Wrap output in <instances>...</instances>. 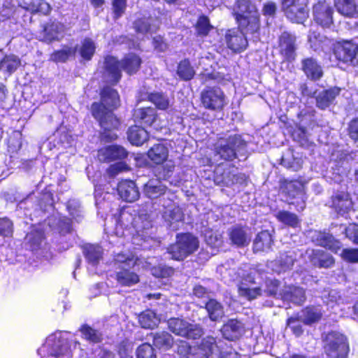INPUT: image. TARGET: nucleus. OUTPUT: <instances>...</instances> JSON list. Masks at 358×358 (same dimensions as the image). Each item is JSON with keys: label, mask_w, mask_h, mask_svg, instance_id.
<instances>
[{"label": "nucleus", "mask_w": 358, "mask_h": 358, "mask_svg": "<svg viewBox=\"0 0 358 358\" xmlns=\"http://www.w3.org/2000/svg\"><path fill=\"white\" fill-rule=\"evenodd\" d=\"M322 300L327 306L333 308L334 304H338L341 300V296L338 291L331 289L330 291H325L322 295Z\"/></svg>", "instance_id": "052dcab7"}, {"label": "nucleus", "mask_w": 358, "mask_h": 358, "mask_svg": "<svg viewBox=\"0 0 358 358\" xmlns=\"http://www.w3.org/2000/svg\"><path fill=\"white\" fill-rule=\"evenodd\" d=\"M306 255L313 265L319 268H329L334 264L333 257L320 249H309Z\"/></svg>", "instance_id": "6ab92c4d"}, {"label": "nucleus", "mask_w": 358, "mask_h": 358, "mask_svg": "<svg viewBox=\"0 0 358 358\" xmlns=\"http://www.w3.org/2000/svg\"><path fill=\"white\" fill-rule=\"evenodd\" d=\"M301 66L307 78L312 80H318L323 76L321 65L313 57L304 59L301 62Z\"/></svg>", "instance_id": "b1692460"}, {"label": "nucleus", "mask_w": 358, "mask_h": 358, "mask_svg": "<svg viewBox=\"0 0 358 358\" xmlns=\"http://www.w3.org/2000/svg\"><path fill=\"white\" fill-rule=\"evenodd\" d=\"M282 9L287 18L296 23L302 22L307 17L306 4L301 0H282Z\"/></svg>", "instance_id": "4468645a"}, {"label": "nucleus", "mask_w": 358, "mask_h": 358, "mask_svg": "<svg viewBox=\"0 0 358 358\" xmlns=\"http://www.w3.org/2000/svg\"><path fill=\"white\" fill-rule=\"evenodd\" d=\"M80 331L83 336L87 341L92 343H99L102 339V334L87 325L82 327Z\"/></svg>", "instance_id": "13d9d810"}, {"label": "nucleus", "mask_w": 358, "mask_h": 358, "mask_svg": "<svg viewBox=\"0 0 358 358\" xmlns=\"http://www.w3.org/2000/svg\"><path fill=\"white\" fill-rule=\"evenodd\" d=\"M134 115L136 119L148 126H152L157 118L156 111L151 107L138 108L135 110Z\"/></svg>", "instance_id": "ea45409f"}, {"label": "nucleus", "mask_w": 358, "mask_h": 358, "mask_svg": "<svg viewBox=\"0 0 358 358\" xmlns=\"http://www.w3.org/2000/svg\"><path fill=\"white\" fill-rule=\"evenodd\" d=\"M199 248L198 239L190 234H178L176 242L170 245L168 252L175 260H183Z\"/></svg>", "instance_id": "6e6552de"}, {"label": "nucleus", "mask_w": 358, "mask_h": 358, "mask_svg": "<svg viewBox=\"0 0 358 358\" xmlns=\"http://www.w3.org/2000/svg\"><path fill=\"white\" fill-rule=\"evenodd\" d=\"M95 43L89 38L82 41L80 45L78 48L81 57L85 60H90L96 50Z\"/></svg>", "instance_id": "49530a36"}, {"label": "nucleus", "mask_w": 358, "mask_h": 358, "mask_svg": "<svg viewBox=\"0 0 358 358\" xmlns=\"http://www.w3.org/2000/svg\"><path fill=\"white\" fill-rule=\"evenodd\" d=\"M177 73L180 78L185 80H191L195 74L194 70L187 60L180 62Z\"/></svg>", "instance_id": "6e6d98bb"}, {"label": "nucleus", "mask_w": 358, "mask_h": 358, "mask_svg": "<svg viewBox=\"0 0 358 358\" xmlns=\"http://www.w3.org/2000/svg\"><path fill=\"white\" fill-rule=\"evenodd\" d=\"M255 271H250L246 275L243 276L239 285L238 294L241 296L251 301L262 294V289L259 286H255Z\"/></svg>", "instance_id": "2eb2a0df"}, {"label": "nucleus", "mask_w": 358, "mask_h": 358, "mask_svg": "<svg viewBox=\"0 0 358 358\" xmlns=\"http://www.w3.org/2000/svg\"><path fill=\"white\" fill-rule=\"evenodd\" d=\"M44 241V231L40 227L33 229L25 237L26 244L32 250L39 249Z\"/></svg>", "instance_id": "58836bf2"}, {"label": "nucleus", "mask_w": 358, "mask_h": 358, "mask_svg": "<svg viewBox=\"0 0 358 358\" xmlns=\"http://www.w3.org/2000/svg\"><path fill=\"white\" fill-rule=\"evenodd\" d=\"M229 236L232 243L239 247L248 245L251 239L250 234L245 229L238 226L229 230Z\"/></svg>", "instance_id": "c85d7f7f"}, {"label": "nucleus", "mask_w": 358, "mask_h": 358, "mask_svg": "<svg viewBox=\"0 0 358 358\" xmlns=\"http://www.w3.org/2000/svg\"><path fill=\"white\" fill-rule=\"evenodd\" d=\"M217 349L215 339L207 337L199 346H189L185 341L180 342L178 352L185 358H208Z\"/></svg>", "instance_id": "1a4fd4ad"}, {"label": "nucleus", "mask_w": 358, "mask_h": 358, "mask_svg": "<svg viewBox=\"0 0 358 358\" xmlns=\"http://www.w3.org/2000/svg\"><path fill=\"white\" fill-rule=\"evenodd\" d=\"M127 135L131 143L137 146L141 145L148 138L147 131L138 126L131 127L128 130Z\"/></svg>", "instance_id": "4c0bfd02"}, {"label": "nucleus", "mask_w": 358, "mask_h": 358, "mask_svg": "<svg viewBox=\"0 0 358 358\" xmlns=\"http://www.w3.org/2000/svg\"><path fill=\"white\" fill-rule=\"evenodd\" d=\"M149 159L157 164L166 161L169 156L168 148L164 144H157L152 147L148 152Z\"/></svg>", "instance_id": "72a5a7b5"}, {"label": "nucleus", "mask_w": 358, "mask_h": 358, "mask_svg": "<svg viewBox=\"0 0 358 358\" xmlns=\"http://www.w3.org/2000/svg\"><path fill=\"white\" fill-rule=\"evenodd\" d=\"M135 264V260L131 255L117 253L114 257V265L116 268H130Z\"/></svg>", "instance_id": "603ef678"}, {"label": "nucleus", "mask_w": 358, "mask_h": 358, "mask_svg": "<svg viewBox=\"0 0 358 358\" xmlns=\"http://www.w3.org/2000/svg\"><path fill=\"white\" fill-rule=\"evenodd\" d=\"M48 224L50 229L57 231L61 234H65L71 229L70 220L66 217H52L48 219Z\"/></svg>", "instance_id": "a19ab883"}, {"label": "nucleus", "mask_w": 358, "mask_h": 358, "mask_svg": "<svg viewBox=\"0 0 358 358\" xmlns=\"http://www.w3.org/2000/svg\"><path fill=\"white\" fill-rule=\"evenodd\" d=\"M138 322L143 328L153 329L158 325L159 319L153 311L148 310L138 316Z\"/></svg>", "instance_id": "a18cd8bd"}, {"label": "nucleus", "mask_w": 358, "mask_h": 358, "mask_svg": "<svg viewBox=\"0 0 358 358\" xmlns=\"http://www.w3.org/2000/svg\"><path fill=\"white\" fill-rule=\"evenodd\" d=\"M134 27L138 33H153L158 28V22L150 18L139 19L134 22Z\"/></svg>", "instance_id": "79ce46f5"}, {"label": "nucleus", "mask_w": 358, "mask_h": 358, "mask_svg": "<svg viewBox=\"0 0 358 358\" xmlns=\"http://www.w3.org/2000/svg\"><path fill=\"white\" fill-rule=\"evenodd\" d=\"M21 62L19 57L14 55H6L3 53V59H2L1 70L13 73L20 66Z\"/></svg>", "instance_id": "8fccbe9b"}, {"label": "nucleus", "mask_w": 358, "mask_h": 358, "mask_svg": "<svg viewBox=\"0 0 358 358\" xmlns=\"http://www.w3.org/2000/svg\"><path fill=\"white\" fill-rule=\"evenodd\" d=\"M242 330L243 325L241 322L236 320H231L223 326L221 331L226 339L232 341L240 336Z\"/></svg>", "instance_id": "473e14b6"}, {"label": "nucleus", "mask_w": 358, "mask_h": 358, "mask_svg": "<svg viewBox=\"0 0 358 358\" xmlns=\"http://www.w3.org/2000/svg\"><path fill=\"white\" fill-rule=\"evenodd\" d=\"M144 192L145 195L150 199H156L162 196L159 200L160 205L163 201L167 200V196L171 197L173 193L166 192V187L157 180H151L144 186Z\"/></svg>", "instance_id": "a211bd4d"}, {"label": "nucleus", "mask_w": 358, "mask_h": 358, "mask_svg": "<svg viewBox=\"0 0 358 358\" xmlns=\"http://www.w3.org/2000/svg\"><path fill=\"white\" fill-rule=\"evenodd\" d=\"M13 232V224L7 217L0 218V235L5 237L12 236Z\"/></svg>", "instance_id": "e2e57ef3"}, {"label": "nucleus", "mask_w": 358, "mask_h": 358, "mask_svg": "<svg viewBox=\"0 0 358 358\" xmlns=\"http://www.w3.org/2000/svg\"><path fill=\"white\" fill-rule=\"evenodd\" d=\"M67 208L73 219H74L76 222L80 221L82 217V211L78 202L76 201H69L67 206Z\"/></svg>", "instance_id": "338daca9"}, {"label": "nucleus", "mask_w": 358, "mask_h": 358, "mask_svg": "<svg viewBox=\"0 0 358 358\" xmlns=\"http://www.w3.org/2000/svg\"><path fill=\"white\" fill-rule=\"evenodd\" d=\"M170 331L176 335L188 338L196 339L202 334V329L197 324H189L187 321L179 318H171L168 320Z\"/></svg>", "instance_id": "9b49d317"}, {"label": "nucleus", "mask_w": 358, "mask_h": 358, "mask_svg": "<svg viewBox=\"0 0 358 358\" xmlns=\"http://www.w3.org/2000/svg\"><path fill=\"white\" fill-rule=\"evenodd\" d=\"M245 146V142L238 134L220 138L214 145L215 155L224 160H233L236 152Z\"/></svg>", "instance_id": "0eeeda50"}, {"label": "nucleus", "mask_w": 358, "mask_h": 358, "mask_svg": "<svg viewBox=\"0 0 358 358\" xmlns=\"http://www.w3.org/2000/svg\"><path fill=\"white\" fill-rule=\"evenodd\" d=\"M312 239L316 245L327 248L335 253L341 248V242L326 232L317 231L312 236Z\"/></svg>", "instance_id": "412c9836"}, {"label": "nucleus", "mask_w": 358, "mask_h": 358, "mask_svg": "<svg viewBox=\"0 0 358 358\" xmlns=\"http://www.w3.org/2000/svg\"><path fill=\"white\" fill-rule=\"evenodd\" d=\"M64 26L58 22L48 24L44 29L42 40L47 43L59 41L64 37Z\"/></svg>", "instance_id": "bb28decb"}, {"label": "nucleus", "mask_w": 358, "mask_h": 358, "mask_svg": "<svg viewBox=\"0 0 358 358\" xmlns=\"http://www.w3.org/2000/svg\"><path fill=\"white\" fill-rule=\"evenodd\" d=\"M334 5L337 11L344 16L358 15V6L355 0H334Z\"/></svg>", "instance_id": "c756f323"}, {"label": "nucleus", "mask_w": 358, "mask_h": 358, "mask_svg": "<svg viewBox=\"0 0 358 358\" xmlns=\"http://www.w3.org/2000/svg\"><path fill=\"white\" fill-rule=\"evenodd\" d=\"M333 13V8L325 1L318 2L313 7L315 21L324 27H329L332 24Z\"/></svg>", "instance_id": "f3484780"}, {"label": "nucleus", "mask_w": 358, "mask_h": 358, "mask_svg": "<svg viewBox=\"0 0 358 358\" xmlns=\"http://www.w3.org/2000/svg\"><path fill=\"white\" fill-rule=\"evenodd\" d=\"M153 343L157 348L166 350L172 347L173 340L172 336L169 333L161 332L154 335Z\"/></svg>", "instance_id": "de8ad7c7"}, {"label": "nucleus", "mask_w": 358, "mask_h": 358, "mask_svg": "<svg viewBox=\"0 0 358 358\" xmlns=\"http://www.w3.org/2000/svg\"><path fill=\"white\" fill-rule=\"evenodd\" d=\"M332 207L341 215L352 209L353 203L348 193L341 192L332 196Z\"/></svg>", "instance_id": "a878e982"}, {"label": "nucleus", "mask_w": 358, "mask_h": 358, "mask_svg": "<svg viewBox=\"0 0 358 358\" xmlns=\"http://www.w3.org/2000/svg\"><path fill=\"white\" fill-rule=\"evenodd\" d=\"M205 238L206 243L213 249L219 248L222 244L220 236L213 233L212 231L206 233L205 234Z\"/></svg>", "instance_id": "69168bd1"}, {"label": "nucleus", "mask_w": 358, "mask_h": 358, "mask_svg": "<svg viewBox=\"0 0 358 358\" xmlns=\"http://www.w3.org/2000/svg\"><path fill=\"white\" fill-rule=\"evenodd\" d=\"M295 38L287 32H284L280 37L279 46L280 52L287 59H292L294 57Z\"/></svg>", "instance_id": "cd10ccee"}, {"label": "nucleus", "mask_w": 358, "mask_h": 358, "mask_svg": "<svg viewBox=\"0 0 358 358\" xmlns=\"http://www.w3.org/2000/svg\"><path fill=\"white\" fill-rule=\"evenodd\" d=\"M141 64V59L135 54L127 55L120 62L116 57L107 56L104 60L103 78L110 85H115L121 78L122 68L128 74L135 73Z\"/></svg>", "instance_id": "f03ea898"}, {"label": "nucleus", "mask_w": 358, "mask_h": 358, "mask_svg": "<svg viewBox=\"0 0 358 358\" xmlns=\"http://www.w3.org/2000/svg\"><path fill=\"white\" fill-rule=\"evenodd\" d=\"M276 217L280 222L292 227H297L299 222L298 217L288 211H279L276 214Z\"/></svg>", "instance_id": "4d7b16f0"}, {"label": "nucleus", "mask_w": 358, "mask_h": 358, "mask_svg": "<svg viewBox=\"0 0 358 358\" xmlns=\"http://www.w3.org/2000/svg\"><path fill=\"white\" fill-rule=\"evenodd\" d=\"M342 258L349 262H358V249H344L341 253Z\"/></svg>", "instance_id": "774afa93"}, {"label": "nucleus", "mask_w": 358, "mask_h": 358, "mask_svg": "<svg viewBox=\"0 0 358 358\" xmlns=\"http://www.w3.org/2000/svg\"><path fill=\"white\" fill-rule=\"evenodd\" d=\"M245 179L243 174H231V173H224L222 180H219L217 177L215 181L218 183L222 182L226 186H230L235 183H239L244 181Z\"/></svg>", "instance_id": "bf43d9fd"}, {"label": "nucleus", "mask_w": 358, "mask_h": 358, "mask_svg": "<svg viewBox=\"0 0 358 358\" xmlns=\"http://www.w3.org/2000/svg\"><path fill=\"white\" fill-rule=\"evenodd\" d=\"M324 350L329 358H347L350 350L347 338L338 331L328 333L324 339Z\"/></svg>", "instance_id": "423d86ee"}, {"label": "nucleus", "mask_w": 358, "mask_h": 358, "mask_svg": "<svg viewBox=\"0 0 358 358\" xmlns=\"http://www.w3.org/2000/svg\"><path fill=\"white\" fill-rule=\"evenodd\" d=\"M206 308L211 320L217 321L224 315L222 306L216 300L210 299L206 303Z\"/></svg>", "instance_id": "09e8293b"}, {"label": "nucleus", "mask_w": 358, "mask_h": 358, "mask_svg": "<svg viewBox=\"0 0 358 358\" xmlns=\"http://www.w3.org/2000/svg\"><path fill=\"white\" fill-rule=\"evenodd\" d=\"M101 103H94L92 105V115L99 122L103 129L110 131L119 125V120L111 112L112 109L119 106V95L117 91L106 86L101 91Z\"/></svg>", "instance_id": "f257e3e1"}, {"label": "nucleus", "mask_w": 358, "mask_h": 358, "mask_svg": "<svg viewBox=\"0 0 358 358\" xmlns=\"http://www.w3.org/2000/svg\"><path fill=\"white\" fill-rule=\"evenodd\" d=\"M322 315V311L320 306H310L306 308L302 311L301 317L303 322L306 324L318 322Z\"/></svg>", "instance_id": "37998d69"}, {"label": "nucleus", "mask_w": 358, "mask_h": 358, "mask_svg": "<svg viewBox=\"0 0 358 358\" xmlns=\"http://www.w3.org/2000/svg\"><path fill=\"white\" fill-rule=\"evenodd\" d=\"M66 333L56 331L45 340V343L38 350L41 358H71V350Z\"/></svg>", "instance_id": "20e7f679"}, {"label": "nucleus", "mask_w": 358, "mask_h": 358, "mask_svg": "<svg viewBox=\"0 0 358 358\" xmlns=\"http://www.w3.org/2000/svg\"><path fill=\"white\" fill-rule=\"evenodd\" d=\"M117 282L122 286H131L139 281L138 275L128 268H120L116 271Z\"/></svg>", "instance_id": "e433bc0d"}, {"label": "nucleus", "mask_w": 358, "mask_h": 358, "mask_svg": "<svg viewBox=\"0 0 358 358\" xmlns=\"http://www.w3.org/2000/svg\"><path fill=\"white\" fill-rule=\"evenodd\" d=\"M153 275L157 278H167L173 273V269L163 265L153 267L151 270Z\"/></svg>", "instance_id": "0e129e2a"}, {"label": "nucleus", "mask_w": 358, "mask_h": 358, "mask_svg": "<svg viewBox=\"0 0 358 358\" xmlns=\"http://www.w3.org/2000/svg\"><path fill=\"white\" fill-rule=\"evenodd\" d=\"M225 38L229 48L234 52L245 50L248 45L245 34L239 29L229 30Z\"/></svg>", "instance_id": "aec40b11"}, {"label": "nucleus", "mask_w": 358, "mask_h": 358, "mask_svg": "<svg viewBox=\"0 0 358 358\" xmlns=\"http://www.w3.org/2000/svg\"><path fill=\"white\" fill-rule=\"evenodd\" d=\"M282 192L290 199H297L300 203L299 208H304L305 193L304 184L299 180L285 181L282 186Z\"/></svg>", "instance_id": "dca6fc26"}, {"label": "nucleus", "mask_w": 358, "mask_h": 358, "mask_svg": "<svg viewBox=\"0 0 358 358\" xmlns=\"http://www.w3.org/2000/svg\"><path fill=\"white\" fill-rule=\"evenodd\" d=\"M115 234L117 236H124V229L132 226L139 236H144V230L152 227L151 222L148 220V215L141 213L136 216V211L131 208H125L120 211L118 217L115 219Z\"/></svg>", "instance_id": "7ed1b4c3"}, {"label": "nucleus", "mask_w": 358, "mask_h": 358, "mask_svg": "<svg viewBox=\"0 0 358 358\" xmlns=\"http://www.w3.org/2000/svg\"><path fill=\"white\" fill-rule=\"evenodd\" d=\"M138 358H156L152 346L148 343L140 345L136 351Z\"/></svg>", "instance_id": "680f3d73"}, {"label": "nucleus", "mask_w": 358, "mask_h": 358, "mask_svg": "<svg viewBox=\"0 0 358 358\" xmlns=\"http://www.w3.org/2000/svg\"><path fill=\"white\" fill-rule=\"evenodd\" d=\"M233 14L241 27L251 32L259 29V13L255 6L246 0H238L233 8Z\"/></svg>", "instance_id": "39448f33"}, {"label": "nucleus", "mask_w": 358, "mask_h": 358, "mask_svg": "<svg viewBox=\"0 0 358 358\" xmlns=\"http://www.w3.org/2000/svg\"><path fill=\"white\" fill-rule=\"evenodd\" d=\"M76 49L72 47L65 46L62 50L55 51L51 55L50 59L55 62H64L70 57L74 55Z\"/></svg>", "instance_id": "864d4df0"}, {"label": "nucleus", "mask_w": 358, "mask_h": 358, "mask_svg": "<svg viewBox=\"0 0 358 358\" xmlns=\"http://www.w3.org/2000/svg\"><path fill=\"white\" fill-rule=\"evenodd\" d=\"M150 101L159 110H166L170 104L169 98L162 93L155 92L149 95Z\"/></svg>", "instance_id": "5fc2aeb1"}, {"label": "nucleus", "mask_w": 358, "mask_h": 358, "mask_svg": "<svg viewBox=\"0 0 358 358\" xmlns=\"http://www.w3.org/2000/svg\"><path fill=\"white\" fill-rule=\"evenodd\" d=\"M84 252L85 257L90 265L89 270L92 272H95V270L93 268L99 264L102 255V250L101 247L94 245H86Z\"/></svg>", "instance_id": "c9c22d12"}, {"label": "nucleus", "mask_w": 358, "mask_h": 358, "mask_svg": "<svg viewBox=\"0 0 358 358\" xmlns=\"http://www.w3.org/2000/svg\"><path fill=\"white\" fill-rule=\"evenodd\" d=\"M176 196H167V200L163 201L161 204L162 217L167 226L173 230H178V226L183 220V213L180 208L174 202Z\"/></svg>", "instance_id": "9d476101"}, {"label": "nucleus", "mask_w": 358, "mask_h": 358, "mask_svg": "<svg viewBox=\"0 0 358 358\" xmlns=\"http://www.w3.org/2000/svg\"><path fill=\"white\" fill-rule=\"evenodd\" d=\"M201 101L208 109L221 110L227 102L223 91L218 87H209L201 93Z\"/></svg>", "instance_id": "ddd939ff"}, {"label": "nucleus", "mask_w": 358, "mask_h": 358, "mask_svg": "<svg viewBox=\"0 0 358 358\" xmlns=\"http://www.w3.org/2000/svg\"><path fill=\"white\" fill-rule=\"evenodd\" d=\"M294 264V258L287 254L281 255L278 259L271 262L268 267L274 272L280 273L291 268Z\"/></svg>", "instance_id": "f704fd0d"}, {"label": "nucleus", "mask_w": 358, "mask_h": 358, "mask_svg": "<svg viewBox=\"0 0 358 358\" xmlns=\"http://www.w3.org/2000/svg\"><path fill=\"white\" fill-rule=\"evenodd\" d=\"M175 169L174 163L169 160L166 161L165 164L162 166V170L159 173V176L164 180H168L171 185L178 186L180 181L178 179H171V175Z\"/></svg>", "instance_id": "3c124183"}, {"label": "nucleus", "mask_w": 358, "mask_h": 358, "mask_svg": "<svg viewBox=\"0 0 358 358\" xmlns=\"http://www.w3.org/2000/svg\"><path fill=\"white\" fill-rule=\"evenodd\" d=\"M281 164L288 169L296 171L301 168L302 159L296 157L292 150H288L282 155Z\"/></svg>", "instance_id": "c03bdc74"}, {"label": "nucleus", "mask_w": 358, "mask_h": 358, "mask_svg": "<svg viewBox=\"0 0 358 358\" xmlns=\"http://www.w3.org/2000/svg\"><path fill=\"white\" fill-rule=\"evenodd\" d=\"M279 296L283 301H291L296 304H301L306 300L304 290L298 287L287 286L280 290Z\"/></svg>", "instance_id": "393cba45"}, {"label": "nucleus", "mask_w": 358, "mask_h": 358, "mask_svg": "<svg viewBox=\"0 0 358 358\" xmlns=\"http://www.w3.org/2000/svg\"><path fill=\"white\" fill-rule=\"evenodd\" d=\"M127 156V152L121 146L112 145L100 149L98 159L101 162H110L117 159H122Z\"/></svg>", "instance_id": "5701e85b"}, {"label": "nucleus", "mask_w": 358, "mask_h": 358, "mask_svg": "<svg viewBox=\"0 0 358 358\" xmlns=\"http://www.w3.org/2000/svg\"><path fill=\"white\" fill-rule=\"evenodd\" d=\"M117 192L120 196L125 201L134 202L139 198V191L132 180H125L119 182Z\"/></svg>", "instance_id": "4be33fe9"}, {"label": "nucleus", "mask_w": 358, "mask_h": 358, "mask_svg": "<svg viewBox=\"0 0 358 358\" xmlns=\"http://www.w3.org/2000/svg\"><path fill=\"white\" fill-rule=\"evenodd\" d=\"M273 239L268 231H262L259 233L253 243L255 252H267L271 248Z\"/></svg>", "instance_id": "2f4dec72"}, {"label": "nucleus", "mask_w": 358, "mask_h": 358, "mask_svg": "<svg viewBox=\"0 0 358 358\" xmlns=\"http://www.w3.org/2000/svg\"><path fill=\"white\" fill-rule=\"evenodd\" d=\"M336 57L344 63L358 64V45L353 41H343L335 45Z\"/></svg>", "instance_id": "f8f14e48"}, {"label": "nucleus", "mask_w": 358, "mask_h": 358, "mask_svg": "<svg viewBox=\"0 0 358 358\" xmlns=\"http://www.w3.org/2000/svg\"><path fill=\"white\" fill-rule=\"evenodd\" d=\"M340 91V88L333 87L319 93L316 97L317 106L321 109L327 108L339 94Z\"/></svg>", "instance_id": "7c9ffc66"}]
</instances>
